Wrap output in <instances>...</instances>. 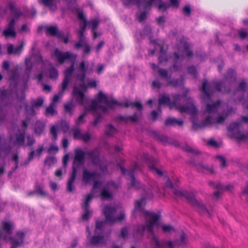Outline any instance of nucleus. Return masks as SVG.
Returning a JSON list of instances; mask_svg holds the SVG:
<instances>
[{"mask_svg": "<svg viewBox=\"0 0 248 248\" xmlns=\"http://www.w3.org/2000/svg\"><path fill=\"white\" fill-rule=\"evenodd\" d=\"M79 35L78 36V42L75 44V47L77 49H78L81 47L82 45H85V44H87L85 36L84 35V33L78 32Z\"/></svg>", "mask_w": 248, "mask_h": 248, "instance_id": "30", "label": "nucleus"}, {"mask_svg": "<svg viewBox=\"0 0 248 248\" xmlns=\"http://www.w3.org/2000/svg\"><path fill=\"white\" fill-rule=\"evenodd\" d=\"M121 104L116 100L109 99L102 92L97 94V100H92L91 104L86 107V110L92 112L94 115H96L92 124L97 125L103 118L102 113L106 112L108 108H114L116 106Z\"/></svg>", "mask_w": 248, "mask_h": 248, "instance_id": "4", "label": "nucleus"}, {"mask_svg": "<svg viewBox=\"0 0 248 248\" xmlns=\"http://www.w3.org/2000/svg\"><path fill=\"white\" fill-rule=\"evenodd\" d=\"M116 210L115 206L108 205L105 206L103 213L106 217L107 222L112 223L116 221H121L124 219L125 214L122 212L117 217L115 216Z\"/></svg>", "mask_w": 248, "mask_h": 248, "instance_id": "11", "label": "nucleus"}, {"mask_svg": "<svg viewBox=\"0 0 248 248\" xmlns=\"http://www.w3.org/2000/svg\"><path fill=\"white\" fill-rule=\"evenodd\" d=\"M173 193L178 197H184L186 198L190 204L196 208L199 212L201 213L206 212L208 214L209 216L210 217L211 216V213L206 209L205 205L202 203V201L200 200L196 199L192 193L176 189H173Z\"/></svg>", "mask_w": 248, "mask_h": 248, "instance_id": "9", "label": "nucleus"}, {"mask_svg": "<svg viewBox=\"0 0 248 248\" xmlns=\"http://www.w3.org/2000/svg\"><path fill=\"white\" fill-rule=\"evenodd\" d=\"M120 169L123 174L125 175L127 179L131 181V186L136 189H139L141 187L140 182L134 177V173L136 170H140V166L138 163H135L134 166L129 169L125 170L121 166Z\"/></svg>", "mask_w": 248, "mask_h": 248, "instance_id": "10", "label": "nucleus"}, {"mask_svg": "<svg viewBox=\"0 0 248 248\" xmlns=\"http://www.w3.org/2000/svg\"><path fill=\"white\" fill-rule=\"evenodd\" d=\"M24 45V43L23 42L21 43L20 46L16 47H14V46L12 44H10L7 47V53L9 55H19L23 49Z\"/></svg>", "mask_w": 248, "mask_h": 248, "instance_id": "23", "label": "nucleus"}, {"mask_svg": "<svg viewBox=\"0 0 248 248\" xmlns=\"http://www.w3.org/2000/svg\"><path fill=\"white\" fill-rule=\"evenodd\" d=\"M186 234L184 232H182L180 235V241L179 242L176 241L172 243V248L175 245H180L186 244Z\"/></svg>", "mask_w": 248, "mask_h": 248, "instance_id": "44", "label": "nucleus"}, {"mask_svg": "<svg viewBox=\"0 0 248 248\" xmlns=\"http://www.w3.org/2000/svg\"><path fill=\"white\" fill-rule=\"evenodd\" d=\"M24 236L23 232H18L16 233V238L10 237L13 244L11 248H16L17 247L21 246L23 243Z\"/></svg>", "mask_w": 248, "mask_h": 248, "instance_id": "21", "label": "nucleus"}, {"mask_svg": "<svg viewBox=\"0 0 248 248\" xmlns=\"http://www.w3.org/2000/svg\"><path fill=\"white\" fill-rule=\"evenodd\" d=\"M74 160L73 166V170L71 176L68 181L67 190L68 192H71L75 189L73 186L75 182L77 170L75 167H79L83 165L84 163L85 156L88 155L91 159L92 163L95 166H98L103 173H106L107 171L106 166H103L99 157V153L97 149L88 151L84 152L81 149H76L75 150Z\"/></svg>", "mask_w": 248, "mask_h": 248, "instance_id": "3", "label": "nucleus"}, {"mask_svg": "<svg viewBox=\"0 0 248 248\" xmlns=\"http://www.w3.org/2000/svg\"><path fill=\"white\" fill-rule=\"evenodd\" d=\"M58 127L57 126H52L50 130V134L53 136L54 140H56L57 139V131Z\"/></svg>", "mask_w": 248, "mask_h": 248, "instance_id": "53", "label": "nucleus"}, {"mask_svg": "<svg viewBox=\"0 0 248 248\" xmlns=\"http://www.w3.org/2000/svg\"><path fill=\"white\" fill-rule=\"evenodd\" d=\"M146 204L144 198L137 200L135 203L134 212H140L144 216L145 223L144 225L139 226L133 233V237L137 239L142 237L143 232L146 231L151 235L152 243L155 245L157 248H172V243L171 241L166 242L159 241L157 237L155 235V230L161 227L162 231L165 233H169L174 231V227L169 224H162L158 221L160 217L158 214L150 212L144 210V206Z\"/></svg>", "mask_w": 248, "mask_h": 248, "instance_id": "2", "label": "nucleus"}, {"mask_svg": "<svg viewBox=\"0 0 248 248\" xmlns=\"http://www.w3.org/2000/svg\"><path fill=\"white\" fill-rule=\"evenodd\" d=\"M35 60L37 62L40 63L42 66L41 72L39 74H38L36 76L37 79L39 82H40L43 79L44 72H45L44 66L45 64H46L47 62H45L43 60L42 56L40 54H37L35 56Z\"/></svg>", "mask_w": 248, "mask_h": 248, "instance_id": "24", "label": "nucleus"}, {"mask_svg": "<svg viewBox=\"0 0 248 248\" xmlns=\"http://www.w3.org/2000/svg\"><path fill=\"white\" fill-rule=\"evenodd\" d=\"M151 66L153 70L155 71L157 70L158 75L162 78L165 79L167 82H170L171 75L169 74V71L168 70L159 68L154 63H151Z\"/></svg>", "mask_w": 248, "mask_h": 248, "instance_id": "18", "label": "nucleus"}, {"mask_svg": "<svg viewBox=\"0 0 248 248\" xmlns=\"http://www.w3.org/2000/svg\"><path fill=\"white\" fill-rule=\"evenodd\" d=\"M58 72L55 68L52 67L49 70V78H50L55 79L58 78Z\"/></svg>", "mask_w": 248, "mask_h": 248, "instance_id": "47", "label": "nucleus"}, {"mask_svg": "<svg viewBox=\"0 0 248 248\" xmlns=\"http://www.w3.org/2000/svg\"><path fill=\"white\" fill-rule=\"evenodd\" d=\"M3 229L5 232L6 234L10 235L12 233L14 225L11 222H4L2 223Z\"/></svg>", "mask_w": 248, "mask_h": 248, "instance_id": "28", "label": "nucleus"}, {"mask_svg": "<svg viewBox=\"0 0 248 248\" xmlns=\"http://www.w3.org/2000/svg\"><path fill=\"white\" fill-rule=\"evenodd\" d=\"M138 119V116L136 114L131 116H119L117 117V120L119 121L127 122L128 120H130L132 122H136Z\"/></svg>", "mask_w": 248, "mask_h": 248, "instance_id": "29", "label": "nucleus"}, {"mask_svg": "<svg viewBox=\"0 0 248 248\" xmlns=\"http://www.w3.org/2000/svg\"><path fill=\"white\" fill-rule=\"evenodd\" d=\"M25 63L26 65V71L28 72H30L33 67V64L31 62V58H26L25 59Z\"/></svg>", "mask_w": 248, "mask_h": 248, "instance_id": "41", "label": "nucleus"}, {"mask_svg": "<svg viewBox=\"0 0 248 248\" xmlns=\"http://www.w3.org/2000/svg\"><path fill=\"white\" fill-rule=\"evenodd\" d=\"M153 4L158 5V9L159 11H165L170 7L169 4L164 3L161 0H148L144 1L143 3V6L146 10L150 9Z\"/></svg>", "mask_w": 248, "mask_h": 248, "instance_id": "15", "label": "nucleus"}, {"mask_svg": "<svg viewBox=\"0 0 248 248\" xmlns=\"http://www.w3.org/2000/svg\"><path fill=\"white\" fill-rule=\"evenodd\" d=\"M18 77L19 75L16 73H13L10 78V80L11 84H14L15 86H16L18 84L17 80Z\"/></svg>", "mask_w": 248, "mask_h": 248, "instance_id": "45", "label": "nucleus"}, {"mask_svg": "<svg viewBox=\"0 0 248 248\" xmlns=\"http://www.w3.org/2000/svg\"><path fill=\"white\" fill-rule=\"evenodd\" d=\"M55 105L53 104H50L48 107L46 109L45 114L46 115H54L56 114V111L55 108Z\"/></svg>", "mask_w": 248, "mask_h": 248, "instance_id": "38", "label": "nucleus"}, {"mask_svg": "<svg viewBox=\"0 0 248 248\" xmlns=\"http://www.w3.org/2000/svg\"><path fill=\"white\" fill-rule=\"evenodd\" d=\"M25 133L24 132L17 134L16 135V140L14 142V144L19 146L23 145L25 140Z\"/></svg>", "mask_w": 248, "mask_h": 248, "instance_id": "33", "label": "nucleus"}, {"mask_svg": "<svg viewBox=\"0 0 248 248\" xmlns=\"http://www.w3.org/2000/svg\"><path fill=\"white\" fill-rule=\"evenodd\" d=\"M54 55L60 63H63L67 60H69L72 62L71 65L65 71L64 78L62 83V90L59 92L58 94H55L53 97L52 102L51 104H53L55 105L62 95L64 91L67 87L71 79L72 76L74 71V62L77 58V55L69 52H63L56 48L54 50Z\"/></svg>", "mask_w": 248, "mask_h": 248, "instance_id": "5", "label": "nucleus"}, {"mask_svg": "<svg viewBox=\"0 0 248 248\" xmlns=\"http://www.w3.org/2000/svg\"><path fill=\"white\" fill-rule=\"evenodd\" d=\"M141 35L142 36H147L150 39L152 37V29L150 26H146L143 29Z\"/></svg>", "mask_w": 248, "mask_h": 248, "instance_id": "37", "label": "nucleus"}, {"mask_svg": "<svg viewBox=\"0 0 248 248\" xmlns=\"http://www.w3.org/2000/svg\"><path fill=\"white\" fill-rule=\"evenodd\" d=\"M238 34L242 39H245L248 36V32L244 29L239 30L238 31Z\"/></svg>", "mask_w": 248, "mask_h": 248, "instance_id": "56", "label": "nucleus"}, {"mask_svg": "<svg viewBox=\"0 0 248 248\" xmlns=\"http://www.w3.org/2000/svg\"><path fill=\"white\" fill-rule=\"evenodd\" d=\"M123 4L128 7L132 5L136 4L138 8L140 7V0H122Z\"/></svg>", "mask_w": 248, "mask_h": 248, "instance_id": "34", "label": "nucleus"}, {"mask_svg": "<svg viewBox=\"0 0 248 248\" xmlns=\"http://www.w3.org/2000/svg\"><path fill=\"white\" fill-rule=\"evenodd\" d=\"M57 162V159L54 156H48L45 160V164L49 166L54 164Z\"/></svg>", "mask_w": 248, "mask_h": 248, "instance_id": "43", "label": "nucleus"}, {"mask_svg": "<svg viewBox=\"0 0 248 248\" xmlns=\"http://www.w3.org/2000/svg\"><path fill=\"white\" fill-rule=\"evenodd\" d=\"M9 7L12 14L15 17L17 18L22 15V12L18 9L16 8L13 3L9 4Z\"/></svg>", "mask_w": 248, "mask_h": 248, "instance_id": "35", "label": "nucleus"}, {"mask_svg": "<svg viewBox=\"0 0 248 248\" xmlns=\"http://www.w3.org/2000/svg\"><path fill=\"white\" fill-rule=\"evenodd\" d=\"M176 47L177 51L174 52V63L172 67L170 69L171 71H177L179 70L180 67L179 64V61L183 60L185 55L190 57L193 55L192 51L189 49L188 44L184 40H180L177 45Z\"/></svg>", "mask_w": 248, "mask_h": 248, "instance_id": "8", "label": "nucleus"}, {"mask_svg": "<svg viewBox=\"0 0 248 248\" xmlns=\"http://www.w3.org/2000/svg\"><path fill=\"white\" fill-rule=\"evenodd\" d=\"M209 186L214 189H216L219 190H225V187L224 185H222L220 183L216 184L212 181H209L208 182Z\"/></svg>", "mask_w": 248, "mask_h": 248, "instance_id": "36", "label": "nucleus"}, {"mask_svg": "<svg viewBox=\"0 0 248 248\" xmlns=\"http://www.w3.org/2000/svg\"><path fill=\"white\" fill-rule=\"evenodd\" d=\"M99 23V20L96 19H94L89 21V24L92 25V31L96 30V29L98 27Z\"/></svg>", "mask_w": 248, "mask_h": 248, "instance_id": "54", "label": "nucleus"}, {"mask_svg": "<svg viewBox=\"0 0 248 248\" xmlns=\"http://www.w3.org/2000/svg\"><path fill=\"white\" fill-rule=\"evenodd\" d=\"M155 138L164 144H173L175 146L179 145L178 142L176 141H173L169 139L167 136L159 133H155Z\"/></svg>", "mask_w": 248, "mask_h": 248, "instance_id": "22", "label": "nucleus"}, {"mask_svg": "<svg viewBox=\"0 0 248 248\" xmlns=\"http://www.w3.org/2000/svg\"><path fill=\"white\" fill-rule=\"evenodd\" d=\"M124 106L125 107H136L138 109L141 110L142 108V105L141 103L137 102H125L124 103Z\"/></svg>", "mask_w": 248, "mask_h": 248, "instance_id": "39", "label": "nucleus"}, {"mask_svg": "<svg viewBox=\"0 0 248 248\" xmlns=\"http://www.w3.org/2000/svg\"><path fill=\"white\" fill-rule=\"evenodd\" d=\"M99 176V174L95 171L90 172L86 169H83V180L85 183H88L91 181H94Z\"/></svg>", "mask_w": 248, "mask_h": 248, "instance_id": "19", "label": "nucleus"}, {"mask_svg": "<svg viewBox=\"0 0 248 248\" xmlns=\"http://www.w3.org/2000/svg\"><path fill=\"white\" fill-rule=\"evenodd\" d=\"M183 13L184 15L186 16H190L191 14V8L190 5H186L183 9Z\"/></svg>", "mask_w": 248, "mask_h": 248, "instance_id": "55", "label": "nucleus"}, {"mask_svg": "<svg viewBox=\"0 0 248 248\" xmlns=\"http://www.w3.org/2000/svg\"><path fill=\"white\" fill-rule=\"evenodd\" d=\"M194 166L196 170L199 172L213 174L215 173L214 168L212 166H208L202 163H194Z\"/></svg>", "mask_w": 248, "mask_h": 248, "instance_id": "20", "label": "nucleus"}, {"mask_svg": "<svg viewBox=\"0 0 248 248\" xmlns=\"http://www.w3.org/2000/svg\"><path fill=\"white\" fill-rule=\"evenodd\" d=\"M73 137L75 139L82 140L85 142L91 140V135L89 132H82L78 128H75L73 130Z\"/></svg>", "mask_w": 248, "mask_h": 248, "instance_id": "17", "label": "nucleus"}, {"mask_svg": "<svg viewBox=\"0 0 248 248\" xmlns=\"http://www.w3.org/2000/svg\"><path fill=\"white\" fill-rule=\"evenodd\" d=\"M46 33L47 35L60 37L61 33L59 31L56 26H49L46 27Z\"/></svg>", "mask_w": 248, "mask_h": 248, "instance_id": "27", "label": "nucleus"}, {"mask_svg": "<svg viewBox=\"0 0 248 248\" xmlns=\"http://www.w3.org/2000/svg\"><path fill=\"white\" fill-rule=\"evenodd\" d=\"M246 87H247L246 83L243 80L239 83L237 90L245 92Z\"/></svg>", "mask_w": 248, "mask_h": 248, "instance_id": "62", "label": "nucleus"}, {"mask_svg": "<svg viewBox=\"0 0 248 248\" xmlns=\"http://www.w3.org/2000/svg\"><path fill=\"white\" fill-rule=\"evenodd\" d=\"M45 124L43 123L37 122L34 126V132L36 134L40 135L44 131Z\"/></svg>", "mask_w": 248, "mask_h": 248, "instance_id": "31", "label": "nucleus"}, {"mask_svg": "<svg viewBox=\"0 0 248 248\" xmlns=\"http://www.w3.org/2000/svg\"><path fill=\"white\" fill-rule=\"evenodd\" d=\"M15 23H16V19L15 18H13L10 20L9 23L7 24L6 29L8 30H15Z\"/></svg>", "mask_w": 248, "mask_h": 248, "instance_id": "52", "label": "nucleus"}, {"mask_svg": "<svg viewBox=\"0 0 248 248\" xmlns=\"http://www.w3.org/2000/svg\"><path fill=\"white\" fill-rule=\"evenodd\" d=\"M119 187V185L114 181H111L107 182L103 186L100 193L101 198L103 199H111L113 193L117 191Z\"/></svg>", "mask_w": 248, "mask_h": 248, "instance_id": "13", "label": "nucleus"}, {"mask_svg": "<svg viewBox=\"0 0 248 248\" xmlns=\"http://www.w3.org/2000/svg\"><path fill=\"white\" fill-rule=\"evenodd\" d=\"M81 74L77 75V80L79 81L78 85L74 86L73 91V97L75 98L78 102L81 105H84L86 101L84 93L87 89V86L85 83V78L86 74H91L93 72V68L87 69L85 66L84 61L80 62L78 68Z\"/></svg>", "mask_w": 248, "mask_h": 248, "instance_id": "6", "label": "nucleus"}, {"mask_svg": "<svg viewBox=\"0 0 248 248\" xmlns=\"http://www.w3.org/2000/svg\"><path fill=\"white\" fill-rule=\"evenodd\" d=\"M201 91L202 93V99L206 103L205 112L211 114H217V116L216 118H213L211 116H207L201 124L193 122L192 129L194 130L203 128L212 124H223L232 110V108L225 109V105L220 100L213 102L211 100V95L215 91L223 93L231 92L230 88L226 87L224 81L209 83L207 80L204 79L202 82Z\"/></svg>", "mask_w": 248, "mask_h": 248, "instance_id": "1", "label": "nucleus"}, {"mask_svg": "<svg viewBox=\"0 0 248 248\" xmlns=\"http://www.w3.org/2000/svg\"><path fill=\"white\" fill-rule=\"evenodd\" d=\"M216 158L219 160L222 168H223L226 167V160L222 156L219 155L217 156Z\"/></svg>", "mask_w": 248, "mask_h": 248, "instance_id": "57", "label": "nucleus"}, {"mask_svg": "<svg viewBox=\"0 0 248 248\" xmlns=\"http://www.w3.org/2000/svg\"><path fill=\"white\" fill-rule=\"evenodd\" d=\"M90 242L93 245L103 244L104 243V237L103 235L93 236L91 239Z\"/></svg>", "mask_w": 248, "mask_h": 248, "instance_id": "32", "label": "nucleus"}, {"mask_svg": "<svg viewBox=\"0 0 248 248\" xmlns=\"http://www.w3.org/2000/svg\"><path fill=\"white\" fill-rule=\"evenodd\" d=\"M27 145L28 146H31L33 145L35 142V140L31 136H28L27 137Z\"/></svg>", "mask_w": 248, "mask_h": 248, "instance_id": "64", "label": "nucleus"}, {"mask_svg": "<svg viewBox=\"0 0 248 248\" xmlns=\"http://www.w3.org/2000/svg\"><path fill=\"white\" fill-rule=\"evenodd\" d=\"M158 60L160 63H162L168 60L166 52L163 51L162 47H161L160 49V54L158 57Z\"/></svg>", "mask_w": 248, "mask_h": 248, "instance_id": "46", "label": "nucleus"}, {"mask_svg": "<svg viewBox=\"0 0 248 248\" xmlns=\"http://www.w3.org/2000/svg\"><path fill=\"white\" fill-rule=\"evenodd\" d=\"M81 46L83 47L84 48V55H88L91 51V46L87 43L85 44V45H82Z\"/></svg>", "mask_w": 248, "mask_h": 248, "instance_id": "60", "label": "nucleus"}, {"mask_svg": "<svg viewBox=\"0 0 248 248\" xmlns=\"http://www.w3.org/2000/svg\"><path fill=\"white\" fill-rule=\"evenodd\" d=\"M223 191H225V190H217V191L213 193V197L214 200H217L220 197L221 194Z\"/></svg>", "mask_w": 248, "mask_h": 248, "instance_id": "63", "label": "nucleus"}, {"mask_svg": "<svg viewBox=\"0 0 248 248\" xmlns=\"http://www.w3.org/2000/svg\"><path fill=\"white\" fill-rule=\"evenodd\" d=\"M101 186V183L99 181H94L92 193L89 194L86 196L84 200L83 208L85 213L82 216V219L84 220H87L90 217L92 214V211L90 209L89 203L93 197V193L96 189L100 188Z\"/></svg>", "mask_w": 248, "mask_h": 248, "instance_id": "12", "label": "nucleus"}, {"mask_svg": "<svg viewBox=\"0 0 248 248\" xmlns=\"http://www.w3.org/2000/svg\"><path fill=\"white\" fill-rule=\"evenodd\" d=\"M188 73L193 75L195 78L196 77L197 75V70L194 66H190L188 68Z\"/></svg>", "mask_w": 248, "mask_h": 248, "instance_id": "61", "label": "nucleus"}, {"mask_svg": "<svg viewBox=\"0 0 248 248\" xmlns=\"http://www.w3.org/2000/svg\"><path fill=\"white\" fill-rule=\"evenodd\" d=\"M34 108H33L32 106L31 107H26V111L28 118H30V116H32L35 115Z\"/></svg>", "mask_w": 248, "mask_h": 248, "instance_id": "49", "label": "nucleus"}, {"mask_svg": "<svg viewBox=\"0 0 248 248\" xmlns=\"http://www.w3.org/2000/svg\"><path fill=\"white\" fill-rule=\"evenodd\" d=\"M117 132L116 129L111 125H108L106 130V134L108 136H111L115 134Z\"/></svg>", "mask_w": 248, "mask_h": 248, "instance_id": "42", "label": "nucleus"}, {"mask_svg": "<svg viewBox=\"0 0 248 248\" xmlns=\"http://www.w3.org/2000/svg\"><path fill=\"white\" fill-rule=\"evenodd\" d=\"M73 107H74V106L72 103L65 104L64 105V109H65V112L69 113L70 115H72Z\"/></svg>", "mask_w": 248, "mask_h": 248, "instance_id": "51", "label": "nucleus"}, {"mask_svg": "<svg viewBox=\"0 0 248 248\" xmlns=\"http://www.w3.org/2000/svg\"><path fill=\"white\" fill-rule=\"evenodd\" d=\"M181 95L179 94H175L173 96V102L171 103L170 99L169 96L164 95L159 98L158 103L160 106L163 105H168L169 106L173 105L180 112H186L192 115H194L197 113V110L195 106L193 99L191 98H187L188 103L185 106H181L178 104V101L180 100Z\"/></svg>", "mask_w": 248, "mask_h": 248, "instance_id": "7", "label": "nucleus"}, {"mask_svg": "<svg viewBox=\"0 0 248 248\" xmlns=\"http://www.w3.org/2000/svg\"><path fill=\"white\" fill-rule=\"evenodd\" d=\"M234 70L232 69H229L227 72L226 78V79H232L234 74Z\"/></svg>", "mask_w": 248, "mask_h": 248, "instance_id": "59", "label": "nucleus"}, {"mask_svg": "<svg viewBox=\"0 0 248 248\" xmlns=\"http://www.w3.org/2000/svg\"><path fill=\"white\" fill-rule=\"evenodd\" d=\"M128 234V229L126 227H124L121 229V236L125 239Z\"/></svg>", "mask_w": 248, "mask_h": 248, "instance_id": "58", "label": "nucleus"}, {"mask_svg": "<svg viewBox=\"0 0 248 248\" xmlns=\"http://www.w3.org/2000/svg\"><path fill=\"white\" fill-rule=\"evenodd\" d=\"M106 221H97L96 223V229L95 231V233L96 234L99 233L98 231H101L102 230V227L106 224Z\"/></svg>", "mask_w": 248, "mask_h": 248, "instance_id": "50", "label": "nucleus"}, {"mask_svg": "<svg viewBox=\"0 0 248 248\" xmlns=\"http://www.w3.org/2000/svg\"><path fill=\"white\" fill-rule=\"evenodd\" d=\"M2 35L5 37H16V32L15 30H8L5 29L2 32Z\"/></svg>", "mask_w": 248, "mask_h": 248, "instance_id": "40", "label": "nucleus"}, {"mask_svg": "<svg viewBox=\"0 0 248 248\" xmlns=\"http://www.w3.org/2000/svg\"><path fill=\"white\" fill-rule=\"evenodd\" d=\"M85 98L86 99V101L85 103V104L84 105H81V106H85V111L84 112L81 114L80 115L77 119H76V121H75V123H76V124L78 126V125H81L82 124H83L84 123H85V120H84V118L86 117V115H87V112H88L89 111L88 110H86V107H88V106H87V104L88 103V102H89V100L87 98V97H86L85 96ZM75 100H76L75 98H74ZM77 101V100H76ZM78 104H79L80 105H81V104H80L77 101H76Z\"/></svg>", "mask_w": 248, "mask_h": 248, "instance_id": "25", "label": "nucleus"}, {"mask_svg": "<svg viewBox=\"0 0 248 248\" xmlns=\"http://www.w3.org/2000/svg\"><path fill=\"white\" fill-rule=\"evenodd\" d=\"M143 159L148 163L149 168L153 173L156 174L160 176L163 175V172L156 168L155 161L152 156L148 154H144Z\"/></svg>", "mask_w": 248, "mask_h": 248, "instance_id": "16", "label": "nucleus"}, {"mask_svg": "<svg viewBox=\"0 0 248 248\" xmlns=\"http://www.w3.org/2000/svg\"><path fill=\"white\" fill-rule=\"evenodd\" d=\"M184 122L181 120H178L173 117H170L167 119L165 121L164 124L166 126H182Z\"/></svg>", "mask_w": 248, "mask_h": 248, "instance_id": "26", "label": "nucleus"}, {"mask_svg": "<svg viewBox=\"0 0 248 248\" xmlns=\"http://www.w3.org/2000/svg\"><path fill=\"white\" fill-rule=\"evenodd\" d=\"M242 123L240 122H234L231 124L228 128L230 132L232 133L235 137L239 140H244L246 136L243 133H242L240 130Z\"/></svg>", "mask_w": 248, "mask_h": 248, "instance_id": "14", "label": "nucleus"}, {"mask_svg": "<svg viewBox=\"0 0 248 248\" xmlns=\"http://www.w3.org/2000/svg\"><path fill=\"white\" fill-rule=\"evenodd\" d=\"M44 103V100L42 98H38L35 101L32 103L33 108H37L42 106Z\"/></svg>", "mask_w": 248, "mask_h": 248, "instance_id": "48", "label": "nucleus"}]
</instances>
